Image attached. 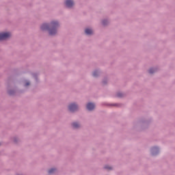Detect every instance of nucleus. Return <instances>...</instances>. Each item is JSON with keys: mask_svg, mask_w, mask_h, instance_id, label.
I'll use <instances>...</instances> for the list:
<instances>
[{"mask_svg": "<svg viewBox=\"0 0 175 175\" xmlns=\"http://www.w3.org/2000/svg\"><path fill=\"white\" fill-rule=\"evenodd\" d=\"M59 26L58 22L52 21L51 23V28L49 29V34L55 35V33H57V28H58Z\"/></svg>", "mask_w": 175, "mask_h": 175, "instance_id": "obj_1", "label": "nucleus"}, {"mask_svg": "<svg viewBox=\"0 0 175 175\" xmlns=\"http://www.w3.org/2000/svg\"><path fill=\"white\" fill-rule=\"evenodd\" d=\"M11 34L9 32L6 33H0V40H6L10 38Z\"/></svg>", "mask_w": 175, "mask_h": 175, "instance_id": "obj_2", "label": "nucleus"}, {"mask_svg": "<svg viewBox=\"0 0 175 175\" xmlns=\"http://www.w3.org/2000/svg\"><path fill=\"white\" fill-rule=\"evenodd\" d=\"M68 109L70 111H76L79 107H77V105L72 103L69 105Z\"/></svg>", "mask_w": 175, "mask_h": 175, "instance_id": "obj_3", "label": "nucleus"}, {"mask_svg": "<svg viewBox=\"0 0 175 175\" xmlns=\"http://www.w3.org/2000/svg\"><path fill=\"white\" fill-rule=\"evenodd\" d=\"M87 109L91 111L95 109V104L92 103H88L86 105Z\"/></svg>", "mask_w": 175, "mask_h": 175, "instance_id": "obj_4", "label": "nucleus"}, {"mask_svg": "<svg viewBox=\"0 0 175 175\" xmlns=\"http://www.w3.org/2000/svg\"><path fill=\"white\" fill-rule=\"evenodd\" d=\"M73 5H75V3H73V1H72V0H66V6H67V8H72V6H73Z\"/></svg>", "mask_w": 175, "mask_h": 175, "instance_id": "obj_5", "label": "nucleus"}, {"mask_svg": "<svg viewBox=\"0 0 175 175\" xmlns=\"http://www.w3.org/2000/svg\"><path fill=\"white\" fill-rule=\"evenodd\" d=\"M41 29H42V31H46V29H49V25L46 23H44L41 26Z\"/></svg>", "mask_w": 175, "mask_h": 175, "instance_id": "obj_6", "label": "nucleus"}, {"mask_svg": "<svg viewBox=\"0 0 175 175\" xmlns=\"http://www.w3.org/2000/svg\"><path fill=\"white\" fill-rule=\"evenodd\" d=\"M85 32L86 35H92V33H93L92 29H88V28L85 29Z\"/></svg>", "mask_w": 175, "mask_h": 175, "instance_id": "obj_7", "label": "nucleus"}, {"mask_svg": "<svg viewBox=\"0 0 175 175\" xmlns=\"http://www.w3.org/2000/svg\"><path fill=\"white\" fill-rule=\"evenodd\" d=\"M155 151L156 152H158V151H159V149L157 147H154L152 148V155H155Z\"/></svg>", "mask_w": 175, "mask_h": 175, "instance_id": "obj_8", "label": "nucleus"}, {"mask_svg": "<svg viewBox=\"0 0 175 175\" xmlns=\"http://www.w3.org/2000/svg\"><path fill=\"white\" fill-rule=\"evenodd\" d=\"M80 126V124H79V123H77V122H74V123H72V127L73 128H79Z\"/></svg>", "mask_w": 175, "mask_h": 175, "instance_id": "obj_9", "label": "nucleus"}, {"mask_svg": "<svg viewBox=\"0 0 175 175\" xmlns=\"http://www.w3.org/2000/svg\"><path fill=\"white\" fill-rule=\"evenodd\" d=\"M55 170H56L55 169L52 168V169L49 170V174H53V173H54V172H55Z\"/></svg>", "mask_w": 175, "mask_h": 175, "instance_id": "obj_10", "label": "nucleus"}, {"mask_svg": "<svg viewBox=\"0 0 175 175\" xmlns=\"http://www.w3.org/2000/svg\"><path fill=\"white\" fill-rule=\"evenodd\" d=\"M98 75H99V72H98V71H94L93 72L94 77H96V76H98Z\"/></svg>", "mask_w": 175, "mask_h": 175, "instance_id": "obj_11", "label": "nucleus"}, {"mask_svg": "<svg viewBox=\"0 0 175 175\" xmlns=\"http://www.w3.org/2000/svg\"><path fill=\"white\" fill-rule=\"evenodd\" d=\"M105 169H107L108 170H111V167L107 165L105 167Z\"/></svg>", "mask_w": 175, "mask_h": 175, "instance_id": "obj_12", "label": "nucleus"}, {"mask_svg": "<svg viewBox=\"0 0 175 175\" xmlns=\"http://www.w3.org/2000/svg\"><path fill=\"white\" fill-rule=\"evenodd\" d=\"M154 68H150V69L149 70V73H154Z\"/></svg>", "mask_w": 175, "mask_h": 175, "instance_id": "obj_13", "label": "nucleus"}, {"mask_svg": "<svg viewBox=\"0 0 175 175\" xmlns=\"http://www.w3.org/2000/svg\"><path fill=\"white\" fill-rule=\"evenodd\" d=\"M106 23H107V21H103V25H106Z\"/></svg>", "mask_w": 175, "mask_h": 175, "instance_id": "obj_14", "label": "nucleus"}, {"mask_svg": "<svg viewBox=\"0 0 175 175\" xmlns=\"http://www.w3.org/2000/svg\"><path fill=\"white\" fill-rule=\"evenodd\" d=\"M113 106H117V104H113Z\"/></svg>", "mask_w": 175, "mask_h": 175, "instance_id": "obj_15", "label": "nucleus"}, {"mask_svg": "<svg viewBox=\"0 0 175 175\" xmlns=\"http://www.w3.org/2000/svg\"><path fill=\"white\" fill-rule=\"evenodd\" d=\"M27 85H29V83H27Z\"/></svg>", "mask_w": 175, "mask_h": 175, "instance_id": "obj_16", "label": "nucleus"}, {"mask_svg": "<svg viewBox=\"0 0 175 175\" xmlns=\"http://www.w3.org/2000/svg\"><path fill=\"white\" fill-rule=\"evenodd\" d=\"M118 96H121V95L118 94Z\"/></svg>", "mask_w": 175, "mask_h": 175, "instance_id": "obj_17", "label": "nucleus"}, {"mask_svg": "<svg viewBox=\"0 0 175 175\" xmlns=\"http://www.w3.org/2000/svg\"><path fill=\"white\" fill-rule=\"evenodd\" d=\"M10 95H12V93H10Z\"/></svg>", "mask_w": 175, "mask_h": 175, "instance_id": "obj_18", "label": "nucleus"}]
</instances>
